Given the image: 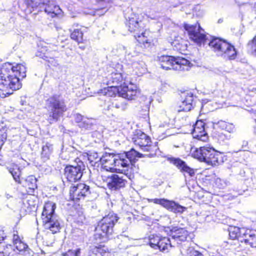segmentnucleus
<instances>
[{"label":"nucleus","instance_id":"nucleus-15","mask_svg":"<svg viewBox=\"0 0 256 256\" xmlns=\"http://www.w3.org/2000/svg\"><path fill=\"white\" fill-rule=\"evenodd\" d=\"M125 58L131 64L132 68L142 74L145 72L146 68L144 62L140 60L138 52L134 51L126 52Z\"/></svg>","mask_w":256,"mask_h":256},{"label":"nucleus","instance_id":"nucleus-37","mask_svg":"<svg viewBox=\"0 0 256 256\" xmlns=\"http://www.w3.org/2000/svg\"><path fill=\"white\" fill-rule=\"evenodd\" d=\"M112 83L113 84H118L122 80V78L120 73H112L110 74Z\"/></svg>","mask_w":256,"mask_h":256},{"label":"nucleus","instance_id":"nucleus-46","mask_svg":"<svg viewBox=\"0 0 256 256\" xmlns=\"http://www.w3.org/2000/svg\"><path fill=\"white\" fill-rule=\"evenodd\" d=\"M4 231L0 230V244L2 242V241L4 240Z\"/></svg>","mask_w":256,"mask_h":256},{"label":"nucleus","instance_id":"nucleus-28","mask_svg":"<svg viewBox=\"0 0 256 256\" xmlns=\"http://www.w3.org/2000/svg\"><path fill=\"white\" fill-rule=\"evenodd\" d=\"M174 242H173V243ZM172 246V242L170 238L168 237H162L160 240L158 249L163 252H168L170 248Z\"/></svg>","mask_w":256,"mask_h":256},{"label":"nucleus","instance_id":"nucleus-22","mask_svg":"<svg viewBox=\"0 0 256 256\" xmlns=\"http://www.w3.org/2000/svg\"><path fill=\"white\" fill-rule=\"evenodd\" d=\"M252 248H256V230H246L243 233V239L240 240Z\"/></svg>","mask_w":256,"mask_h":256},{"label":"nucleus","instance_id":"nucleus-29","mask_svg":"<svg viewBox=\"0 0 256 256\" xmlns=\"http://www.w3.org/2000/svg\"><path fill=\"white\" fill-rule=\"evenodd\" d=\"M246 230L242 229L240 230L237 227H231L229 230V235L232 239L240 238L243 239V233Z\"/></svg>","mask_w":256,"mask_h":256},{"label":"nucleus","instance_id":"nucleus-26","mask_svg":"<svg viewBox=\"0 0 256 256\" xmlns=\"http://www.w3.org/2000/svg\"><path fill=\"white\" fill-rule=\"evenodd\" d=\"M56 208V204L52 202L48 201L46 202L44 207L42 214V217H48L51 215L56 214L54 210Z\"/></svg>","mask_w":256,"mask_h":256},{"label":"nucleus","instance_id":"nucleus-13","mask_svg":"<svg viewBox=\"0 0 256 256\" xmlns=\"http://www.w3.org/2000/svg\"><path fill=\"white\" fill-rule=\"evenodd\" d=\"M128 178L130 179L132 175L129 174ZM102 178L104 182L106 183L108 188L111 190H116L121 188H123L125 186L126 182V180L124 176H120L116 174H112L111 176H102Z\"/></svg>","mask_w":256,"mask_h":256},{"label":"nucleus","instance_id":"nucleus-20","mask_svg":"<svg viewBox=\"0 0 256 256\" xmlns=\"http://www.w3.org/2000/svg\"><path fill=\"white\" fill-rule=\"evenodd\" d=\"M172 239L178 244L179 242H185L189 234L184 228L174 227L171 230Z\"/></svg>","mask_w":256,"mask_h":256},{"label":"nucleus","instance_id":"nucleus-36","mask_svg":"<svg viewBox=\"0 0 256 256\" xmlns=\"http://www.w3.org/2000/svg\"><path fill=\"white\" fill-rule=\"evenodd\" d=\"M93 252L96 254L99 253L102 256H110V255L108 248L104 246L94 247L93 248Z\"/></svg>","mask_w":256,"mask_h":256},{"label":"nucleus","instance_id":"nucleus-38","mask_svg":"<svg viewBox=\"0 0 256 256\" xmlns=\"http://www.w3.org/2000/svg\"><path fill=\"white\" fill-rule=\"evenodd\" d=\"M15 250L14 249V246L12 245L6 246V247L4 248V250H0V252H2L4 256H12Z\"/></svg>","mask_w":256,"mask_h":256},{"label":"nucleus","instance_id":"nucleus-27","mask_svg":"<svg viewBox=\"0 0 256 256\" xmlns=\"http://www.w3.org/2000/svg\"><path fill=\"white\" fill-rule=\"evenodd\" d=\"M53 151V145L49 142H46L45 144L43 145L42 148V151L41 152L42 158L44 160H48L50 158Z\"/></svg>","mask_w":256,"mask_h":256},{"label":"nucleus","instance_id":"nucleus-42","mask_svg":"<svg viewBox=\"0 0 256 256\" xmlns=\"http://www.w3.org/2000/svg\"><path fill=\"white\" fill-rule=\"evenodd\" d=\"M85 118H84V116L79 114H76L74 115V120L78 124V127L79 125H80V124L82 123V122L84 120V119Z\"/></svg>","mask_w":256,"mask_h":256},{"label":"nucleus","instance_id":"nucleus-23","mask_svg":"<svg viewBox=\"0 0 256 256\" xmlns=\"http://www.w3.org/2000/svg\"><path fill=\"white\" fill-rule=\"evenodd\" d=\"M134 142L140 147L148 146L150 142V138L142 132H138L132 138Z\"/></svg>","mask_w":256,"mask_h":256},{"label":"nucleus","instance_id":"nucleus-24","mask_svg":"<svg viewBox=\"0 0 256 256\" xmlns=\"http://www.w3.org/2000/svg\"><path fill=\"white\" fill-rule=\"evenodd\" d=\"M14 246L18 251V254L24 256H30L32 255V252L28 248V246L23 242H15Z\"/></svg>","mask_w":256,"mask_h":256},{"label":"nucleus","instance_id":"nucleus-16","mask_svg":"<svg viewBox=\"0 0 256 256\" xmlns=\"http://www.w3.org/2000/svg\"><path fill=\"white\" fill-rule=\"evenodd\" d=\"M194 96L190 92H184L181 96V102L176 106L178 112H188L194 107Z\"/></svg>","mask_w":256,"mask_h":256},{"label":"nucleus","instance_id":"nucleus-2","mask_svg":"<svg viewBox=\"0 0 256 256\" xmlns=\"http://www.w3.org/2000/svg\"><path fill=\"white\" fill-rule=\"evenodd\" d=\"M142 154L132 149L122 154L106 153L100 158L102 164L106 170L121 173L128 177V170L135 162L136 158Z\"/></svg>","mask_w":256,"mask_h":256},{"label":"nucleus","instance_id":"nucleus-9","mask_svg":"<svg viewBox=\"0 0 256 256\" xmlns=\"http://www.w3.org/2000/svg\"><path fill=\"white\" fill-rule=\"evenodd\" d=\"M118 94L120 97H122L127 100H133L136 96L137 90L136 86H112L108 88L106 94L110 96Z\"/></svg>","mask_w":256,"mask_h":256},{"label":"nucleus","instance_id":"nucleus-14","mask_svg":"<svg viewBox=\"0 0 256 256\" xmlns=\"http://www.w3.org/2000/svg\"><path fill=\"white\" fill-rule=\"evenodd\" d=\"M90 193V186L80 183L71 186L70 190V198L74 202L84 199Z\"/></svg>","mask_w":256,"mask_h":256},{"label":"nucleus","instance_id":"nucleus-47","mask_svg":"<svg viewBox=\"0 0 256 256\" xmlns=\"http://www.w3.org/2000/svg\"><path fill=\"white\" fill-rule=\"evenodd\" d=\"M14 244H15V242H21L19 239V236L18 235L14 234L13 236Z\"/></svg>","mask_w":256,"mask_h":256},{"label":"nucleus","instance_id":"nucleus-32","mask_svg":"<svg viewBox=\"0 0 256 256\" xmlns=\"http://www.w3.org/2000/svg\"><path fill=\"white\" fill-rule=\"evenodd\" d=\"M95 120L92 118H86L82 123L79 125V128L84 130H92Z\"/></svg>","mask_w":256,"mask_h":256},{"label":"nucleus","instance_id":"nucleus-39","mask_svg":"<svg viewBox=\"0 0 256 256\" xmlns=\"http://www.w3.org/2000/svg\"><path fill=\"white\" fill-rule=\"evenodd\" d=\"M231 138V135L226 134L224 132L220 133L218 136V139L220 142H224Z\"/></svg>","mask_w":256,"mask_h":256},{"label":"nucleus","instance_id":"nucleus-35","mask_svg":"<svg viewBox=\"0 0 256 256\" xmlns=\"http://www.w3.org/2000/svg\"><path fill=\"white\" fill-rule=\"evenodd\" d=\"M162 236L158 235L152 234L149 236V244L154 248H158Z\"/></svg>","mask_w":256,"mask_h":256},{"label":"nucleus","instance_id":"nucleus-50","mask_svg":"<svg viewBox=\"0 0 256 256\" xmlns=\"http://www.w3.org/2000/svg\"><path fill=\"white\" fill-rule=\"evenodd\" d=\"M98 2H104L106 3H110L111 0H98Z\"/></svg>","mask_w":256,"mask_h":256},{"label":"nucleus","instance_id":"nucleus-18","mask_svg":"<svg viewBox=\"0 0 256 256\" xmlns=\"http://www.w3.org/2000/svg\"><path fill=\"white\" fill-rule=\"evenodd\" d=\"M168 161L174 165L178 170L183 173H186L190 176H192L195 174L194 168L188 166L187 164L180 158L170 157L168 158Z\"/></svg>","mask_w":256,"mask_h":256},{"label":"nucleus","instance_id":"nucleus-49","mask_svg":"<svg viewBox=\"0 0 256 256\" xmlns=\"http://www.w3.org/2000/svg\"><path fill=\"white\" fill-rule=\"evenodd\" d=\"M4 196H5L6 198L8 200H10V198H13L12 195H11L9 194H8V193H6Z\"/></svg>","mask_w":256,"mask_h":256},{"label":"nucleus","instance_id":"nucleus-31","mask_svg":"<svg viewBox=\"0 0 256 256\" xmlns=\"http://www.w3.org/2000/svg\"><path fill=\"white\" fill-rule=\"evenodd\" d=\"M112 104L115 108L121 110H124L128 108L127 100L122 97L118 100H114L112 101Z\"/></svg>","mask_w":256,"mask_h":256},{"label":"nucleus","instance_id":"nucleus-41","mask_svg":"<svg viewBox=\"0 0 256 256\" xmlns=\"http://www.w3.org/2000/svg\"><path fill=\"white\" fill-rule=\"evenodd\" d=\"M80 250L78 248L76 250H69L66 252L62 254L63 256H80Z\"/></svg>","mask_w":256,"mask_h":256},{"label":"nucleus","instance_id":"nucleus-40","mask_svg":"<svg viewBox=\"0 0 256 256\" xmlns=\"http://www.w3.org/2000/svg\"><path fill=\"white\" fill-rule=\"evenodd\" d=\"M252 54L256 56V36L248 44Z\"/></svg>","mask_w":256,"mask_h":256},{"label":"nucleus","instance_id":"nucleus-30","mask_svg":"<svg viewBox=\"0 0 256 256\" xmlns=\"http://www.w3.org/2000/svg\"><path fill=\"white\" fill-rule=\"evenodd\" d=\"M8 168L9 172L12 174L16 182L19 184H21L22 181L20 180V170L18 166L15 164H12Z\"/></svg>","mask_w":256,"mask_h":256},{"label":"nucleus","instance_id":"nucleus-5","mask_svg":"<svg viewBox=\"0 0 256 256\" xmlns=\"http://www.w3.org/2000/svg\"><path fill=\"white\" fill-rule=\"evenodd\" d=\"M192 154L194 158L212 166L218 165L222 162L220 154L212 147L204 146L194 148Z\"/></svg>","mask_w":256,"mask_h":256},{"label":"nucleus","instance_id":"nucleus-19","mask_svg":"<svg viewBox=\"0 0 256 256\" xmlns=\"http://www.w3.org/2000/svg\"><path fill=\"white\" fill-rule=\"evenodd\" d=\"M205 124L202 120H198L194 125L192 134L194 138L206 142L208 140V136L205 132Z\"/></svg>","mask_w":256,"mask_h":256},{"label":"nucleus","instance_id":"nucleus-45","mask_svg":"<svg viewBox=\"0 0 256 256\" xmlns=\"http://www.w3.org/2000/svg\"><path fill=\"white\" fill-rule=\"evenodd\" d=\"M189 256H204L202 254L198 251H193Z\"/></svg>","mask_w":256,"mask_h":256},{"label":"nucleus","instance_id":"nucleus-4","mask_svg":"<svg viewBox=\"0 0 256 256\" xmlns=\"http://www.w3.org/2000/svg\"><path fill=\"white\" fill-rule=\"evenodd\" d=\"M48 117V120L50 124L58 122L67 108L64 100L58 94L50 96L46 102Z\"/></svg>","mask_w":256,"mask_h":256},{"label":"nucleus","instance_id":"nucleus-33","mask_svg":"<svg viewBox=\"0 0 256 256\" xmlns=\"http://www.w3.org/2000/svg\"><path fill=\"white\" fill-rule=\"evenodd\" d=\"M218 126L222 130H226L229 133H232L234 132L235 128L232 124L227 122L225 121L220 120L218 122Z\"/></svg>","mask_w":256,"mask_h":256},{"label":"nucleus","instance_id":"nucleus-43","mask_svg":"<svg viewBox=\"0 0 256 256\" xmlns=\"http://www.w3.org/2000/svg\"><path fill=\"white\" fill-rule=\"evenodd\" d=\"M100 158L98 156V154L97 153H95L94 154H90L88 156V159L92 161L94 160H96V162L100 160Z\"/></svg>","mask_w":256,"mask_h":256},{"label":"nucleus","instance_id":"nucleus-21","mask_svg":"<svg viewBox=\"0 0 256 256\" xmlns=\"http://www.w3.org/2000/svg\"><path fill=\"white\" fill-rule=\"evenodd\" d=\"M42 6L44 12L50 14L52 18L60 14L62 12V10L54 1L48 0L46 3L44 2Z\"/></svg>","mask_w":256,"mask_h":256},{"label":"nucleus","instance_id":"nucleus-48","mask_svg":"<svg viewBox=\"0 0 256 256\" xmlns=\"http://www.w3.org/2000/svg\"><path fill=\"white\" fill-rule=\"evenodd\" d=\"M141 148L144 151H149L150 148L149 144L146 146H142Z\"/></svg>","mask_w":256,"mask_h":256},{"label":"nucleus","instance_id":"nucleus-34","mask_svg":"<svg viewBox=\"0 0 256 256\" xmlns=\"http://www.w3.org/2000/svg\"><path fill=\"white\" fill-rule=\"evenodd\" d=\"M70 38L78 43H82L83 41V32L80 29H74L70 34Z\"/></svg>","mask_w":256,"mask_h":256},{"label":"nucleus","instance_id":"nucleus-11","mask_svg":"<svg viewBox=\"0 0 256 256\" xmlns=\"http://www.w3.org/2000/svg\"><path fill=\"white\" fill-rule=\"evenodd\" d=\"M184 28L187 31L190 39L197 43H206L208 38L204 34V30L198 24L194 25L188 24H184Z\"/></svg>","mask_w":256,"mask_h":256},{"label":"nucleus","instance_id":"nucleus-3","mask_svg":"<svg viewBox=\"0 0 256 256\" xmlns=\"http://www.w3.org/2000/svg\"><path fill=\"white\" fill-rule=\"evenodd\" d=\"M126 24L128 30L134 34V36L138 42L142 44L145 47H148L152 41L149 30H144V24L141 20H138L137 16L131 13L130 16H126Z\"/></svg>","mask_w":256,"mask_h":256},{"label":"nucleus","instance_id":"nucleus-8","mask_svg":"<svg viewBox=\"0 0 256 256\" xmlns=\"http://www.w3.org/2000/svg\"><path fill=\"white\" fill-rule=\"evenodd\" d=\"M158 60L160 66L166 70H188L190 64V62L184 58L168 56H160Z\"/></svg>","mask_w":256,"mask_h":256},{"label":"nucleus","instance_id":"nucleus-6","mask_svg":"<svg viewBox=\"0 0 256 256\" xmlns=\"http://www.w3.org/2000/svg\"><path fill=\"white\" fill-rule=\"evenodd\" d=\"M118 220V217L113 212H110L104 217L96 228V236L102 240L111 235L113 232L114 226Z\"/></svg>","mask_w":256,"mask_h":256},{"label":"nucleus","instance_id":"nucleus-12","mask_svg":"<svg viewBox=\"0 0 256 256\" xmlns=\"http://www.w3.org/2000/svg\"><path fill=\"white\" fill-rule=\"evenodd\" d=\"M148 202H154L158 204L174 214H182L186 210L183 206L174 200H170L165 198H148Z\"/></svg>","mask_w":256,"mask_h":256},{"label":"nucleus","instance_id":"nucleus-25","mask_svg":"<svg viewBox=\"0 0 256 256\" xmlns=\"http://www.w3.org/2000/svg\"><path fill=\"white\" fill-rule=\"evenodd\" d=\"M21 184H23L27 188L28 192L30 194L34 192V190L37 188L36 179L33 176H28Z\"/></svg>","mask_w":256,"mask_h":256},{"label":"nucleus","instance_id":"nucleus-44","mask_svg":"<svg viewBox=\"0 0 256 256\" xmlns=\"http://www.w3.org/2000/svg\"><path fill=\"white\" fill-rule=\"evenodd\" d=\"M112 102H108V104H106V110H111L112 111L113 110L114 108V106H112Z\"/></svg>","mask_w":256,"mask_h":256},{"label":"nucleus","instance_id":"nucleus-17","mask_svg":"<svg viewBox=\"0 0 256 256\" xmlns=\"http://www.w3.org/2000/svg\"><path fill=\"white\" fill-rule=\"evenodd\" d=\"M44 228L50 230L52 234H55L60 229V222L56 214L51 215L48 217H42Z\"/></svg>","mask_w":256,"mask_h":256},{"label":"nucleus","instance_id":"nucleus-7","mask_svg":"<svg viewBox=\"0 0 256 256\" xmlns=\"http://www.w3.org/2000/svg\"><path fill=\"white\" fill-rule=\"evenodd\" d=\"M208 45L218 54L226 59L234 60L236 57L235 48L225 40L214 38L208 42Z\"/></svg>","mask_w":256,"mask_h":256},{"label":"nucleus","instance_id":"nucleus-51","mask_svg":"<svg viewBox=\"0 0 256 256\" xmlns=\"http://www.w3.org/2000/svg\"><path fill=\"white\" fill-rule=\"evenodd\" d=\"M48 61V62H52L53 61V59L50 58V60H47Z\"/></svg>","mask_w":256,"mask_h":256},{"label":"nucleus","instance_id":"nucleus-10","mask_svg":"<svg viewBox=\"0 0 256 256\" xmlns=\"http://www.w3.org/2000/svg\"><path fill=\"white\" fill-rule=\"evenodd\" d=\"M76 164L67 166L64 168V176L70 182H76L80 180L84 165L78 158L76 159Z\"/></svg>","mask_w":256,"mask_h":256},{"label":"nucleus","instance_id":"nucleus-1","mask_svg":"<svg viewBox=\"0 0 256 256\" xmlns=\"http://www.w3.org/2000/svg\"><path fill=\"white\" fill-rule=\"evenodd\" d=\"M26 68L24 64H3L0 69V97L4 98L19 90L22 87L20 80L26 76Z\"/></svg>","mask_w":256,"mask_h":256}]
</instances>
